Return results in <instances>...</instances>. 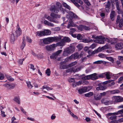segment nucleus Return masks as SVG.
<instances>
[{"instance_id":"4468645a","label":"nucleus","mask_w":123,"mask_h":123,"mask_svg":"<svg viewBox=\"0 0 123 123\" xmlns=\"http://www.w3.org/2000/svg\"><path fill=\"white\" fill-rule=\"evenodd\" d=\"M115 48L117 49H121L123 48V43L120 42L115 45Z\"/></svg>"},{"instance_id":"774afa93","label":"nucleus","mask_w":123,"mask_h":123,"mask_svg":"<svg viewBox=\"0 0 123 123\" xmlns=\"http://www.w3.org/2000/svg\"><path fill=\"white\" fill-rule=\"evenodd\" d=\"M47 19H48L49 21L52 22L53 21V19L51 17L49 16H48L47 18Z\"/></svg>"},{"instance_id":"473e14b6","label":"nucleus","mask_w":123,"mask_h":123,"mask_svg":"<svg viewBox=\"0 0 123 123\" xmlns=\"http://www.w3.org/2000/svg\"><path fill=\"white\" fill-rule=\"evenodd\" d=\"M105 75L106 76V78L107 79H109L111 78L110 76V73L109 72L105 73Z\"/></svg>"},{"instance_id":"423d86ee","label":"nucleus","mask_w":123,"mask_h":123,"mask_svg":"<svg viewBox=\"0 0 123 123\" xmlns=\"http://www.w3.org/2000/svg\"><path fill=\"white\" fill-rule=\"evenodd\" d=\"M82 54L81 53L79 54L77 52L75 53L72 54L71 55L69 56V59L73 58L74 59H78L82 56Z\"/></svg>"},{"instance_id":"bf43d9fd","label":"nucleus","mask_w":123,"mask_h":123,"mask_svg":"<svg viewBox=\"0 0 123 123\" xmlns=\"http://www.w3.org/2000/svg\"><path fill=\"white\" fill-rule=\"evenodd\" d=\"M43 54L41 53H40L38 54H37V57H39L41 58L43 57Z\"/></svg>"},{"instance_id":"9d476101","label":"nucleus","mask_w":123,"mask_h":123,"mask_svg":"<svg viewBox=\"0 0 123 123\" xmlns=\"http://www.w3.org/2000/svg\"><path fill=\"white\" fill-rule=\"evenodd\" d=\"M96 88V90L97 91L99 90H104L107 88L106 86H104L103 84L99 83Z\"/></svg>"},{"instance_id":"f03ea898","label":"nucleus","mask_w":123,"mask_h":123,"mask_svg":"<svg viewBox=\"0 0 123 123\" xmlns=\"http://www.w3.org/2000/svg\"><path fill=\"white\" fill-rule=\"evenodd\" d=\"M61 39L60 37H49L43 39V42L44 44H47L55 41H58Z\"/></svg>"},{"instance_id":"69168bd1","label":"nucleus","mask_w":123,"mask_h":123,"mask_svg":"<svg viewBox=\"0 0 123 123\" xmlns=\"http://www.w3.org/2000/svg\"><path fill=\"white\" fill-rule=\"evenodd\" d=\"M68 81L69 82H74V78H71L69 79Z\"/></svg>"},{"instance_id":"c03bdc74","label":"nucleus","mask_w":123,"mask_h":123,"mask_svg":"<svg viewBox=\"0 0 123 123\" xmlns=\"http://www.w3.org/2000/svg\"><path fill=\"white\" fill-rule=\"evenodd\" d=\"M76 47L78 48V50H80L83 48L82 45L80 44H78L76 46Z\"/></svg>"},{"instance_id":"ddd939ff","label":"nucleus","mask_w":123,"mask_h":123,"mask_svg":"<svg viewBox=\"0 0 123 123\" xmlns=\"http://www.w3.org/2000/svg\"><path fill=\"white\" fill-rule=\"evenodd\" d=\"M78 28L79 30L81 31L83 30L84 29L86 30H89L90 29V28L88 27L81 25H79Z\"/></svg>"},{"instance_id":"37998d69","label":"nucleus","mask_w":123,"mask_h":123,"mask_svg":"<svg viewBox=\"0 0 123 123\" xmlns=\"http://www.w3.org/2000/svg\"><path fill=\"white\" fill-rule=\"evenodd\" d=\"M106 58L111 62H113L114 61V60L113 58L112 57H106Z\"/></svg>"},{"instance_id":"5701e85b","label":"nucleus","mask_w":123,"mask_h":123,"mask_svg":"<svg viewBox=\"0 0 123 123\" xmlns=\"http://www.w3.org/2000/svg\"><path fill=\"white\" fill-rule=\"evenodd\" d=\"M36 36L40 37L44 36L43 31H37L36 32Z\"/></svg>"},{"instance_id":"20e7f679","label":"nucleus","mask_w":123,"mask_h":123,"mask_svg":"<svg viewBox=\"0 0 123 123\" xmlns=\"http://www.w3.org/2000/svg\"><path fill=\"white\" fill-rule=\"evenodd\" d=\"M116 112L114 113H109L107 114L106 115V117L108 118H109L111 120H115L117 119V116L116 115H115V113Z\"/></svg>"},{"instance_id":"2f4dec72","label":"nucleus","mask_w":123,"mask_h":123,"mask_svg":"<svg viewBox=\"0 0 123 123\" xmlns=\"http://www.w3.org/2000/svg\"><path fill=\"white\" fill-rule=\"evenodd\" d=\"M64 42L62 41V40L60 42H58L56 43V44L57 45V46H59L62 47L64 45Z\"/></svg>"},{"instance_id":"a211bd4d","label":"nucleus","mask_w":123,"mask_h":123,"mask_svg":"<svg viewBox=\"0 0 123 123\" xmlns=\"http://www.w3.org/2000/svg\"><path fill=\"white\" fill-rule=\"evenodd\" d=\"M74 13L71 11H70L68 13V14L66 15V17L68 19H72L73 16L74 15Z\"/></svg>"},{"instance_id":"58836bf2","label":"nucleus","mask_w":123,"mask_h":123,"mask_svg":"<svg viewBox=\"0 0 123 123\" xmlns=\"http://www.w3.org/2000/svg\"><path fill=\"white\" fill-rule=\"evenodd\" d=\"M76 6L79 8L80 6L76 2V0H70Z\"/></svg>"},{"instance_id":"7ed1b4c3","label":"nucleus","mask_w":123,"mask_h":123,"mask_svg":"<svg viewBox=\"0 0 123 123\" xmlns=\"http://www.w3.org/2000/svg\"><path fill=\"white\" fill-rule=\"evenodd\" d=\"M75 49V47L74 46L71 45L66 48L64 49L62 55L64 56H67L69 54L72 53L74 52Z\"/></svg>"},{"instance_id":"b1692460","label":"nucleus","mask_w":123,"mask_h":123,"mask_svg":"<svg viewBox=\"0 0 123 123\" xmlns=\"http://www.w3.org/2000/svg\"><path fill=\"white\" fill-rule=\"evenodd\" d=\"M91 79L94 80L97 79L98 78V77L97 76V74L95 73L91 74Z\"/></svg>"},{"instance_id":"052dcab7","label":"nucleus","mask_w":123,"mask_h":123,"mask_svg":"<svg viewBox=\"0 0 123 123\" xmlns=\"http://www.w3.org/2000/svg\"><path fill=\"white\" fill-rule=\"evenodd\" d=\"M24 60V59L19 60L18 61L19 64L20 65H22L23 64V62Z\"/></svg>"},{"instance_id":"864d4df0","label":"nucleus","mask_w":123,"mask_h":123,"mask_svg":"<svg viewBox=\"0 0 123 123\" xmlns=\"http://www.w3.org/2000/svg\"><path fill=\"white\" fill-rule=\"evenodd\" d=\"M77 62L76 61H75L74 62H72L69 65V66L71 67L73 66L76 64Z\"/></svg>"},{"instance_id":"4be33fe9","label":"nucleus","mask_w":123,"mask_h":123,"mask_svg":"<svg viewBox=\"0 0 123 123\" xmlns=\"http://www.w3.org/2000/svg\"><path fill=\"white\" fill-rule=\"evenodd\" d=\"M92 40L90 38H89L88 39H83L81 40V42L85 43H88L90 42H92Z\"/></svg>"},{"instance_id":"6ab92c4d","label":"nucleus","mask_w":123,"mask_h":123,"mask_svg":"<svg viewBox=\"0 0 123 123\" xmlns=\"http://www.w3.org/2000/svg\"><path fill=\"white\" fill-rule=\"evenodd\" d=\"M50 16L53 18H59L61 17L60 15L55 14L53 12H52L51 13Z\"/></svg>"},{"instance_id":"3c124183","label":"nucleus","mask_w":123,"mask_h":123,"mask_svg":"<svg viewBox=\"0 0 123 123\" xmlns=\"http://www.w3.org/2000/svg\"><path fill=\"white\" fill-rule=\"evenodd\" d=\"M83 1L87 5L89 6L90 5V4L88 0H83Z\"/></svg>"},{"instance_id":"4c0bfd02","label":"nucleus","mask_w":123,"mask_h":123,"mask_svg":"<svg viewBox=\"0 0 123 123\" xmlns=\"http://www.w3.org/2000/svg\"><path fill=\"white\" fill-rule=\"evenodd\" d=\"M93 94V93L92 92H90L87 93L85 94V96L87 97H89L92 95Z\"/></svg>"},{"instance_id":"c9c22d12","label":"nucleus","mask_w":123,"mask_h":123,"mask_svg":"<svg viewBox=\"0 0 123 123\" xmlns=\"http://www.w3.org/2000/svg\"><path fill=\"white\" fill-rule=\"evenodd\" d=\"M123 19L121 18L120 19L119 24V26L120 27H122L123 25V14L122 15Z\"/></svg>"},{"instance_id":"aec40b11","label":"nucleus","mask_w":123,"mask_h":123,"mask_svg":"<svg viewBox=\"0 0 123 123\" xmlns=\"http://www.w3.org/2000/svg\"><path fill=\"white\" fill-rule=\"evenodd\" d=\"M43 31L44 36L49 35L51 33V31L49 30H45Z\"/></svg>"},{"instance_id":"cd10ccee","label":"nucleus","mask_w":123,"mask_h":123,"mask_svg":"<svg viewBox=\"0 0 123 123\" xmlns=\"http://www.w3.org/2000/svg\"><path fill=\"white\" fill-rule=\"evenodd\" d=\"M115 12L114 11H112L110 14V18L112 20H113V18L115 15Z\"/></svg>"},{"instance_id":"0eeeda50","label":"nucleus","mask_w":123,"mask_h":123,"mask_svg":"<svg viewBox=\"0 0 123 123\" xmlns=\"http://www.w3.org/2000/svg\"><path fill=\"white\" fill-rule=\"evenodd\" d=\"M17 37L19 36L22 33V31L19 27L18 24L16 31L14 32Z\"/></svg>"},{"instance_id":"de8ad7c7","label":"nucleus","mask_w":123,"mask_h":123,"mask_svg":"<svg viewBox=\"0 0 123 123\" xmlns=\"http://www.w3.org/2000/svg\"><path fill=\"white\" fill-rule=\"evenodd\" d=\"M103 62L102 61L99 60L94 62L93 63L96 64H100L103 63Z\"/></svg>"},{"instance_id":"72a5a7b5","label":"nucleus","mask_w":123,"mask_h":123,"mask_svg":"<svg viewBox=\"0 0 123 123\" xmlns=\"http://www.w3.org/2000/svg\"><path fill=\"white\" fill-rule=\"evenodd\" d=\"M62 4L63 6L64 7L66 8L67 9H68L69 10H70L71 9V8L70 6L66 3L65 2H63Z\"/></svg>"},{"instance_id":"f3484780","label":"nucleus","mask_w":123,"mask_h":123,"mask_svg":"<svg viewBox=\"0 0 123 123\" xmlns=\"http://www.w3.org/2000/svg\"><path fill=\"white\" fill-rule=\"evenodd\" d=\"M69 22L68 23L67 28H69L71 27L75 26L76 25L73 21L72 19H69Z\"/></svg>"},{"instance_id":"338daca9","label":"nucleus","mask_w":123,"mask_h":123,"mask_svg":"<svg viewBox=\"0 0 123 123\" xmlns=\"http://www.w3.org/2000/svg\"><path fill=\"white\" fill-rule=\"evenodd\" d=\"M112 81V80H108L106 81H105L103 82V83L104 84H106L108 83H110Z\"/></svg>"},{"instance_id":"603ef678","label":"nucleus","mask_w":123,"mask_h":123,"mask_svg":"<svg viewBox=\"0 0 123 123\" xmlns=\"http://www.w3.org/2000/svg\"><path fill=\"white\" fill-rule=\"evenodd\" d=\"M69 114L73 117L77 119H78V117L76 115H74V113L71 112Z\"/></svg>"},{"instance_id":"f257e3e1","label":"nucleus","mask_w":123,"mask_h":123,"mask_svg":"<svg viewBox=\"0 0 123 123\" xmlns=\"http://www.w3.org/2000/svg\"><path fill=\"white\" fill-rule=\"evenodd\" d=\"M56 6H51L49 8L50 11L51 12L58 13L60 11L63 14H64L66 12L65 10L62 7L61 4L59 2H57Z\"/></svg>"},{"instance_id":"8fccbe9b","label":"nucleus","mask_w":123,"mask_h":123,"mask_svg":"<svg viewBox=\"0 0 123 123\" xmlns=\"http://www.w3.org/2000/svg\"><path fill=\"white\" fill-rule=\"evenodd\" d=\"M123 80V76H122L120 77L118 79V83H122V81Z\"/></svg>"},{"instance_id":"a19ab883","label":"nucleus","mask_w":123,"mask_h":123,"mask_svg":"<svg viewBox=\"0 0 123 123\" xmlns=\"http://www.w3.org/2000/svg\"><path fill=\"white\" fill-rule=\"evenodd\" d=\"M14 101L16 102V103H18V104H20V101L19 98L17 97H15L14 98Z\"/></svg>"},{"instance_id":"0e129e2a","label":"nucleus","mask_w":123,"mask_h":123,"mask_svg":"<svg viewBox=\"0 0 123 123\" xmlns=\"http://www.w3.org/2000/svg\"><path fill=\"white\" fill-rule=\"evenodd\" d=\"M98 56L100 57L103 58L105 57V55L104 54H102L100 53L98 54Z\"/></svg>"},{"instance_id":"e2e57ef3","label":"nucleus","mask_w":123,"mask_h":123,"mask_svg":"<svg viewBox=\"0 0 123 123\" xmlns=\"http://www.w3.org/2000/svg\"><path fill=\"white\" fill-rule=\"evenodd\" d=\"M108 46L107 44L102 47V49H103V50L108 49Z\"/></svg>"},{"instance_id":"39448f33","label":"nucleus","mask_w":123,"mask_h":123,"mask_svg":"<svg viewBox=\"0 0 123 123\" xmlns=\"http://www.w3.org/2000/svg\"><path fill=\"white\" fill-rule=\"evenodd\" d=\"M56 47V44H53L49 45H46L45 46V49L48 51H51L54 50Z\"/></svg>"},{"instance_id":"c85d7f7f","label":"nucleus","mask_w":123,"mask_h":123,"mask_svg":"<svg viewBox=\"0 0 123 123\" xmlns=\"http://www.w3.org/2000/svg\"><path fill=\"white\" fill-rule=\"evenodd\" d=\"M60 67L61 69H66L67 67L66 65H65L63 62H61L60 64Z\"/></svg>"},{"instance_id":"13d9d810","label":"nucleus","mask_w":123,"mask_h":123,"mask_svg":"<svg viewBox=\"0 0 123 123\" xmlns=\"http://www.w3.org/2000/svg\"><path fill=\"white\" fill-rule=\"evenodd\" d=\"M96 45L95 44H92L89 47V48H91L92 49H93L94 48L96 47Z\"/></svg>"},{"instance_id":"4d7b16f0","label":"nucleus","mask_w":123,"mask_h":123,"mask_svg":"<svg viewBox=\"0 0 123 123\" xmlns=\"http://www.w3.org/2000/svg\"><path fill=\"white\" fill-rule=\"evenodd\" d=\"M77 39L79 40H80L82 38V35L80 34H78L77 37Z\"/></svg>"},{"instance_id":"a18cd8bd","label":"nucleus","mask_w":123,"mask_h":123,"mask_svg":"<svg viewBox=\"0 0 123 123\" xmlns=\"http://www.w3.org/2000/svg\"><path fill=\"white\" fill-rule=\"evenodd\" d=\"M6 76L9 81H12L14 80L12 78L11 76L9 75H6Z\"/></svg>"},{"instance_id":"bb28decb","label":"nucleus","mask_w":123,"mask_h":123,"mask_svg":"<svg viewBox=\"0 0 123 123\" xmlns=\"http://www.w3.org/2000/svg\"><path fill=\"white\" fill-rule=\"evenodd\" d=\"M76 84L77 85H79L81 84L83 85H85L88 83V82H86L85 80H84L83 81H79L78 82H76Z\"/></svg>"},{"instance_id":"412c9836","label":"nucleus","mask_w":123,"mask_h":123,"mask_svg":"<svg viewBox=\"0 0 123 123\" xmlns=\"http://www.w3.org/2000/svg\"><path fill=\"white\" fill-rule=\"evenodd\" d=\"M44 23L45 24L49 26L53 27L54 26V25L53 23L46 20L44 21Z\"/></svg>"},{"instance_id":"680f3d73","label":"nucleus","mask_w":123,"mask_h":123,"mask_svg":"<svg viewBox=\"0 0 123 123\" xmlns=\"http://www.w3.org/2000/svg\"><path fill=\"white\" fill-rule=\"evenodd\" d=\"M26 40L28 42H29L30 43H31L32 42L31 39L30 38L28 37H26Z\"/></svg>"},{"instance_id":"6e6552de","label":"nucleus","mask_w":123,"mask_h":123,"mask_svg":"<svg viewBox=\"0 0 123 123\" xmlns=\"http://www.w3.org/2000/svg\"><path fill=\"white\" fill-rule=\"evenodd\" d=\"M62 51L61 50H58L56 52L53 53L51 55L50 57L51 58L53 59H56L59 54Z\"/></svg>"},{"instance_id":"2eb2a0df","label":"nucleus","mask_w":123,"mask_h":123,"mask_svg":"<svg viewBox=\"0 0 123 123\" xmlns=\"http://www.w3.org/2000/svg\"><path fill=\"white\" fill-rule=\"evenodd\" d=\"M80 68H78L75 69H74L73 68H70L66 70V72L67 73L71 72H76L78 71H79L80 69Z\"/></svg>"},{"instance_id":"393cba45","label":"nucleus","mask_w":123,"mask_h":123,"mask_svg":"<svg viewBox=\"0 0 123 123\" xmlns=\"http://www.w3.org/2000/svg\"><path fill=\"white\" fill-rule=\"evenodd\" d=\"M70 39L68 37H65L62 39V41L64 42H69L70 41Z\"/></svg>"},{"instance_id":"5fc2aeb1","label":"nucleus","mask_w":123,"mask_h":123,"mask_svg":"<svg viewBox=\"0 0 123 123\" xmlns=\"http://www.w3.org/2000/svg\"><path fill=\"white\" fill-rule=\"evenodd\" d=\"M101 98V96L100 95H99L97 97H94L95 99L96 100H100Z\"/></svg>"},{"instance_id":"7c9ffc66","label":"nucleus","mask_w":123,"mask_h":123,"mask_svg":"<svg viewBox=\"0 0 123 123\" xmlns=\"http://www.w3.org/2000/svg\"><path fill=\"white\" fill-rule=\"evenodd\" d=\"M25 39H24L23 38V41L22 42V45L20 48L22 50H23V49L24 48L26 45V43L25 41Z\"/></svg>"},{"instance_id":"6e6d98bb","label":"nucleus","mask_w":123,"mask_h":123,"mask_svg":"<svg viewBox=\"0 0 123 123\" xmlns=\"http://www.w3.org/2000/svg\"><path fill=\"white\" fill-rule=\"evenodd\" d=\"M105 73H102L99 74L98 76V77L103 78L105 76Z\"/></svg>"},{"instance_id":"09e8293b","label":"nucleus","mask_w":123,"mask_h":123,"mask_svg":"<svg viewBox=\"0 0 123 123\" xmlns=\"http://www.w3.org/2000/svg\"><path fill=\"white\" fill-rule=\"evenodd\" d=\"M4 76L3 74L0 72V80H2L4 78Z\"/></svg>"},{"instance_id":"1a4fd4ad","label":"nucleus","mask_w":123,"mask_h":123,"mask_svg":"<svg viewBox=\"0 0 123 123\" xmlns=\"http://www.w3.org/2000/svg\"><path fill=\"white\" fill-rule=\"evenodd\" d=\"M104 37L101 36H98L97 39H95L94 42L96 43H100V44H103L104 43Z\"/></svg>"},{"instance_id":"e433bc0d","label":"nucleus","mask_w":123,"mask_h":123,"mask_svg":"<svg viewBox=\"0 0 123 123\" xmlns=\"http://www.w3.org/2000/svg\"><path fill=\"white\" fill-rule=\"evenodd\" d=\"M120 92L118 90H115L111 91L110 92L112 94H115V93H118Z\"/></svg>"},{"instance_id":"f8f14e48","label":"nucleus","mask_w":123,"mask_h":123,"mask_svg":"<svg viewBox=\"0 0 123 123\" xmlns=\"http://www.w3.org/2000/svg\"><path fill=\"white\" fill-rule=\"evenodd\" d=\"M17 37L15 35V34L13 32H12L11 34L10 35V41L11 43L12 44L14 43V42L15 40L16 37Z\"/></svg>"},{"instance_id":"9b49d317","label":"nucleus","mask_w":123,"mask_h":123,"mask_svg":"<svg viewBox=\"0 0 123 123\" xmlns=\"http://www.w3.org/2000/svg\"><path fill=\"white\" fill-rule=\"evenodd\" d=\"M89 88H90V87L88 86L82 88L78 90V92L80 94H81L83 93L89 91V90L88 89Z\"/></svg>"},{"instance_id":"c756f323","label":"nucleus","mask_w":123,"mask_h":123,"mask_svg":"<svg viewBox=\"0 0 123 123\" xmlns=\"http://www.w3.org/2000/svg\"><path fill=\"white\" fill-rule=\"evenodd\" d=\"M114 98L115 99V102H121L123 101H122V98L121 99H120V97L119 96H114Z\"/></svg>"},{"instance_id":"79ce46f5","label":"nucleus","mask_w":123,"mask_h":123,"mask_svg":"<svg viewBox=\"0 0 123 123\" xmlns=\"http://www.w3.org/2000/svg\"><path fill=\"white\" fill-rule=\"evenodd\" d=\"M27 87L30 88H32L33 86L31 85V82L29 81H27L26 82Z\"/></svg>"},{"instance_id":"ea45409f","label":"nucleus","mask_w":123,"mask_h":123,"mask_svg":"<svg viewBox=\"0 0 123 123\" xmlns=\"http://www.w3.org/2000/svg\"><path fill=\"white\" fill-rule=\"evenodd\" d=\"M115 115L121 114H123V109L118 111L116 113H115Z\"/></svg>"},{"instance_id":"a878e982","label":"nucleus","mask_w":123,"mask_h":123,"mask_svg":"<svg viewBox=\"0 0 123 123\" xmlns=\"http://www.w3.org/2000/svg\"><path fill=\"white\" fill-rule=\"evenodd\" d=\"M101 101L102 103L104 104L105 105H109L110 103L109 101L105 99H103Z\"/></svg>"},{"instance_id":"f704fd0d","label":"nucleus","mask_w":123,"mask_h":123,"mask_svg":"<svg viewBox=\"0 0 123 123\" xmlns=\"http://www.w3.org/2000/svg\"><path fill=\"white\" fill-rule=\"evenodd\" d=\"M91 74L89 75H87L86 76L82 77V79L83 80L91 79Z\"/></svg>"},{"instance_id":"dca6fc26","label":"nucleus","mask_w":123,"mask_h":123,"mask_svg":"<svg viewBox=\"0 0 123 123\" xmlns=\"http://www.w3.org/2000/svg\"><path fill=\"white\" fill-rule=\"evenodd\" d=\"M3 86L6 87L8 89H11L15 87V85L13 84H6L3 85Z\"/></svg>"},{"instance_id":"49530a36","label":"nucleus","mask_w":123,"mask_h":123,"mask_svg":"<svg viewBox=\"0 0 123 123\" xmlns=\"http://www.w3.org/2000/svg\"><path fill=\"white\" fill-rule=\"evenodd\" d=\"M50 69L49 68H48L46 70L45 72L47 74L48 76H49L50 75Z\"/></svg>"}]
</instances>
